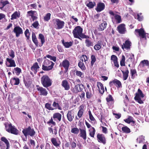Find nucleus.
I'll use <instances>...</instances> for the list:
<instances>
[{"label": "nucleus", "instance_id": "34", "mask_svg": "<svg viewBox=\"0 0 149 149\" xmlns=\"http://www.w3.org/2000/svg\"><path fill=\"white\" fill-rule=\"evenodd\" d=\"M6 60L10 64L8 66V67H15L16 66V64L14 60L8 58H7Z\"/></svg>", "mask_w": 149, "mask_h": 149}, {"label": "nucleus", "instance_id": "64", "mask_svg": "<svg viewBox=\"0 0 149 149\" xmlns=\"http://www.w3.org/2000/svg\"><path fill=\"white\" fill-rule=\"evenodd\" d=\"M36 12V11H33L32 10L28 11L27 12V14L28 15H27V17L28 16H31V17L34 14V13Z\"/></svg>", "mask_w": 149, "mask_h": 149}, {"label": "nucleus", "instance_id": "13", "mask_svg": "<svg viewBox=\"0 0 149 149\" xmlns=\"http://www.w3.org/2000/svg\"><path fill=\"white\" fill-rule=\"evenodd\" d=\"M118 32L121 34H124L126 30L125 27V25L123 24L119 25L117 27Z\"/></svg>", "mask_w": 149, "mask_h": 149}, {"label": "nucleus", "instance_id": "50", "mask_svg": "<svg viewBox=\"0 0 149 149\" xmlns=\"http://www.w3.org/2000/svg\"><path fill=\"white\" fill-rule=\"evenodd\" d=\"M75 72L76 75L77 76L81 78H83L84 77V73L81 72L78 70H76L75 71Z\"/></svg>", "mask_w": 149, "mask_h": 149}, {"label": "nucleus", "instance_id": "20", "mask_svg": "<svg viewBox=\"0 0 149 149\" xmlns=\"http://www.w3.org/2000/svg\"><path fill=\"white\" fill-rule=\"evenodd\" d=\"M131 42L129 40H126L125 41V43L123 44V45H121V47L123 49L124 48L127 49H130L131 46Z\"/></svg>", "mask_w": 149, "mask_h": 149}, {"label": "nucleus", "instance_id": "21", "mask_svg": "<svg viewBox=\"0 0 149 149\" xmlns=\"http://www.w3.org/2000/svg\"><path fill=\"white\" fill-rule=\"evenodd\" d=\"M107 26V22L105 21H104L102 23L99 25L97 28L98 30V31H102L106 29Z\"/></svg>", "mask_w": 149, "mask_h": 149}, {"label": "nucleus", "instance_id": "45", "mask_svg": "<svg viewBox=\"0 0 149 149\" xmlns=\"http://www.w3.org/2000/svg\"><path fill=\"white\" fill-rule=\"evenodd\" d=\"M52 106L54 108H53L54 109H57L59 110L61 109V107H60L59 104L58 102H56V101H54V102L53 104H52Z\"/></svg>", "mask_w": 149, "mask_h": 149}, {"label": "nucleus", "instance_id": "9", "mask_svg": "<svg viewBox=\"0 0 149 149\" xmlns=\"http://www.w3.org/2000/svg\"><path fill=\"white\" fill-rule=\"evenodd\" d=\"M1 141H0V147H3L4 145L3 142H4L6 144V149H9L10 147V143L7 139L4 136H2L1 139Z\"/></svg>", "mask_w": 149, "mask_h": 149}, {"label": "nucleus", "instance_id": "32", "mask_svg": "<svg viewBox=\"0 0 149 149\" xmlns=\"http://www.w3.org/2000/svg\"><path fill=\"white\" fill-rule=\"evenodd\" d=\"M53 67L54 66L52 64L49 66L42 65V69L44 71H49L52 70Z\"/></svg>", "mask_w": 149, "mask_h": 149}, {"label": "nucleus", "instance_id": "54", "mask_svg": "<svg viewBox=\"0 0 149 149\" xmlns=\"http://www.w3.org/2000/svg\"><path fill=\"white\" fill-rule=\"evenodd\" d=\"M79 130L77 127H74L71 129V132L74 134H77L79 132Z\"/></svg>", "mask_w": 149, "mask_h": 149}, {"label": "nucleus", "instance_id": "26", "mask_svg": "<svg viewBox=\"0 0 149 149\" xmlns=\"http://www.w3.org/2000/svg\"><path fill=\"white\" fill-rule=\"evenodd\" d=\"M84 106L83 105H81L79 107V110L78 111L77 115L79 118H81L83 116L84 111Z\"/></svg>", "mask_w": 149, "mask_h": 149}, {"label": "nucleus", "instance_id": "57", "mask_svg": "<svg viewBox=\"0 0 149 149\" xmlns=\"http://www.w3.org/2000/svg\"><path fill=\"white\" fill-rule=\"evenodd\" d=\"M114 17L115 19L117 21L118 23H120L121 22V17L120 15L116 14Z\"/></svg>", "mask_w": 149, "mask_h": 149}, {"label": "nucleus", "instance_id": "16", "mask_svg": "<svg viewBox=\"0 0 149 149\" xmlns=\"http://www.w3.org/2000/svg\"><path fill=\"white\" fill-rule=\"evenodd\" d=\"M61 85L64 88L65 90L68 91L70 88V85L69 82L66 79H65L62 81Z\"/></svg>", "mask_w": 149, "mask_h": 149}, {"label": "nucleus", "instance_id": "27", "mask_svg": "<svg viewBox=\"0 0 149 149\" xmlns=\"http://www.w3.org/2000/svg\"><path fill=\"white\" fill-rule=\"evenodd\" d=\"M121 71L123 74V80H126L128 77L129 71L128 69L126 67V70L125 71L122 70Z\"/></svg>", "mask_w": 149, "mask_h": 149}, {"label": "nucleus", "instance_id": "55", "mask_svg": "<svg viewBox=\"0 0 149 149\" xmlns=\"http://www.w3.org/2000/svg\"><path fill=\"white\" fill-rule=\"evenodd\" d=\"M51 15L50 13H47L44 17V20L45 21H48L50 19Z\"/></svg>", "mask_w": 149, "mask_h": 149}, {"label": "nucleus", "instance_id": "23", "mask_svg": "<svg viewBox=\"0 0 149 149\" xmlns=\"http://www.w3.org/2000/svg\"><path fill=\"white\" fill-rule=\"evenodd\" d=\"M80 133L79 135L84 140L86 139V132L85 129H79Z\"/></svg>", "mask_w": 149, "mask_h": 149}, {"label": "nucleus", "instance_id": "2", "mask_svg": "<svg viewBox=\"0 0 149 149\" xmlns=\"http://www.w3.org/2000/svg\"><path fill=\"white\" fill-rule=\"evenodd\" d=\"M40 81L43 86L47 88L52 85V80L47 75H43L41 78Z\"/></svg>", "mask_w": 149, "mask_h": 149}, {"label": "nucleus", "instance_id": "43", "mask_svg": "<svg viewBox=\"0 0 149 149\" xmlns=\"http://www.w3.org/2000/svg\"><path fill=\"white\" fill-rule=\"evenodd\" d=\"M86 39L85 40V43L86 44V46L87 47H89L91 46H93V43L89 39H88V38Z\"/></svg>", "mask_w": 149, "mask_h": 149}, {"label": "nucleus", "instance_id": "51", "mask_svg": "<svg viewBox=\"0 0 149 149\" xmlns=\"http://www.w3.org/2000/svg\"><path fill=\"white\" fill-rule=\"evenodd\" d=\"M72 91L74 93H77L79 92L77 84L74 86V87L72 89Z\"/></svg>", "mask_w": 149, "mask_h": 149}, {"label": "nucleus", "instance_id": "15", "mask_svg": "<svg viewBox=\"0 0 149 149\" xmlns=\"http://www.w3.org/2000/svg\"><path fill=\"white\" fill-rule=\"evenodd\" d=\"M135 31L139 33V36L141 38L146 39V33L143 29L141 28L140 29H136Z\"/></svg>", "mask_w": 149, "mask_h": 149}, {"label": "nucleus", "instance_id": "58", "mask_svg": "<svg viewBox=\"0 0 149 149\" xmlns=\"http://www.w3.org/2000/svg\"><path fill=\"white\" fill-rule=\"evenodd\" d=\"M88 113L90 119L91 121H96V120L93 116L91 111L89 110L88 111Z\"/></svg>", "mask_w": 149, "mask_h": 149}, {"label": "nucleus", "instance_id": "1", "mask_svg": "<svg viewBox=\"0 0 149 149\" xmlns=\"http://www.w3.org/2000/svg\"><path fill=\"white\" fill-rule=\"evenodd\" d=\"M83 29L80 26L76 27L73 30L72 33L74 38H78L81 40L82 38H89V37L82 33Z\"/></svg>", "mask_w": 149, "mask_h": 149}, {"label": "nucleus", "instance_id": "5", "mask_svg": "<svg viewBox=\"0 0 149 149\" xmlns=\"http://www.w3.org/2000/svg\"><path fill=\"white\" fill-rule=\"evenodd\" d=\"M22 132L25 137H27L28 135L32 137L35 136L36 134V132L34 129L31 128L30 126L27 128L23 129Z\"/></svg>", "mask_w": 149, "mask_h": 149}, {"label": "nucleus", "instance_id": "14", "mask_svg": "<svg viewBox=\"0 0 149 149\" xmlns=\"http://www.w3.org/2000/svg\"><path fill=\"white\" fill-rule=\"evenodd\" d=\"M74 117V113L72 110L68 111L67 117L68 120L70 122L72 121Z\"/></svg>", "mask_w": 149, "mask_h": 149}, {"label": "nucleus", "instance_id": "19", "mask_svg": "<svg viewBox=\"0 0 149 149\" xmlns=\"http://www.w3.org/2000/svg\"><path fill=\"white\" fill-rule=\"evenodd\" d=\"M40 68L38 63L35 62L33 63V66L31 68V70L34 74H36Z\"/></svg>", "mask_w": 149, "mask_h": 149}, {"label": "nucleus", "instance_id": "30", "mask_svg": "<svg viewBox=\"0 0 149 149\" xmlns=\"http://www.w3.org/2000/svg\"><path fill=\"white\" fill-rule=\"evenodd\" d=\"M9 3V2L7 0H0V9L2 10L5 6Z\"/></svg>", "mask_w": 149, "mask_h": 149}, {"label": "nucleus", "instance_id": "7", "mask_svg": "<svg viewBox=\"0 0 149 149\" xmlns=\"http://www.w3.org/2000/svg\"><path fill=\"white\" fill-rule=\"evenodd\" d=\"M97 139L98 142L105 145L106 143V139L104 135L102 134L98 133L97 135Z\"/></svg>", "mask_w": 149, "mask_h": 149}, {"label": "nucleus", "instance_id": "29", "mask_svg": "<svg viewBox=\"0 0 149 149\" xmlns=\"http://www.w3.org/2000/svg\"><path fill=\"white\" fill-rule=\"evenodd\" d=\"M51 141L52 144L55 147H59L61 144V142L59 141H57L55 137H52L51 139Z\"/></svg>", "mask_w": 149, "mask_h": 149}, {"label": "nucleus", "instance_id": "25", "mask_svg": "<svg viewBox=\"0 0 149 149\" xmlns=\"http://www.w3.org/2000/svg\"><path fill=\"white\" fill-rule=\"evenodd\" d=\"M103 41L102 40H100L97 42V43L94 46V49L96 51L99 50L101 47L102 45H103L104 46V45L102 44V41Z\"/></svg>", "mask_w": 149, "mask_h": 149}, {"label": "nucleus", "instance_id": "18", "mask_svg": "<svg viewBox=\"0 0 149 149\" xmlns=\"http://www.w3.org/2000/svg\"><path fill=\"white\" fill-rule=\"evenodd\" d=\"M104 4L102 2H99L97 4V7L95 9L97 12H100L103 10L105 8Z\"/></svg>", "mask_w": 149, "mask_h": 149}, {"label": "nucleus", "instance_id": "60", "mask_svg": "<svg viewBox=\"0 0 149 149\" xmlns=\"http://www.w3.org/2000/svg\"><path fill=\"white\" fill-rule=\"evenodd\" d=\"M132 119V118L131 116H129L127 118L124 119V121L127 123L130 124L131 123Z\"/></svg>", "mask_w": 149, "mask_h": 149}, {"label": "nucleus", "instance_id": "36", "mask_svg": "<svg viewBox=\"0 0 149 149\" xmlns=\"http://www.w3.org/2000/svg\"><path fill=\"white\" fill-rule=\"evenodd\" d=\"M107 102L109 103H111V104H113L114 100L111 95H109L106 98Z\"/></svg>", "mask_w": 149, "mask_h": 149}, {"label": "nucleus", "instance_id": "61", "mask_svg": "<svg viewBox=\"0 0 149 149\" xmlns=\"http://www.w3.org/2000/svg\"><path fill=\"white\" fill-rule=\"evenodd\" d=\"M24 34L27 39L29 40V38L30 33L28 29H26V30L24 32Z\"/></svg>", "mask_w": 149, "mask_h": 149}, {"label": "nucleus", "instance_id": "6", "mask_svg": "<svg viewBox=\"0 0 149 149\" xmlns=\"http://www.w3.org/2000/svg\"><path fill=\"white\" fill-rule=\"evenodd\" d=\"M144 96V95L143 93L141 90L139 88L138 90V92L135 94L134 99L139 104H143V102L141 100V97L143 98Z\"/></svg>", "mask_w": 149, "mask_h": 149}, {"label": "nucleus", "instance_id": "56", "mask_svg": "<svg viewBox=\"0 0 149 149\" xmlns=\"http://www.w3.org/2000/svg\"><path fill=\"white\" fill-rule=\"evenodd\" d=\"M45 107L49 110H54V108L51 106V104L48 102L45 104Z\"/></svg>", "mask_w": 149, "mask_h": 149}, {"label": "nucleus", "instance_id": "3", "mask_svg": "<svg viewBox=\"0 0 149 149\" xmlns=\"http://www.w3.org/2000/svg\"><path fill=\"white\" fill-rule=\"evenodd\" d=\"M6 131L9 133L17 135L18 133V131L14 125H13L11 123L4 124Z\"/></svg>", "mask_w": 149, "mask_h": 149}, {"label": "nucleus", "instance_id": "49", "mask_svg": "<svg viewBox=\"0 0 149 149\" xmlns=\"http://www.w3.org/2000/svg\"><path fill=\"white\" fill-rule=\"evenodd\" d=\"M46 57L49 58L51 60H52L54 62L56 61V58L55 56H52L50 55H47L46 56H45L44 58H45Z\"/></svg>", "mask_w": 149, "mask_h": 149}, {"label": "nucleus", "instance_id": "10", "mask_svg": "<svg viewBox=\"0 0 149 149\" xmlns=\"http://www.w3.org/2000/svg\"><path fill=\"white\" fill-rule=\"evenodd\" d=\"M113 84L115 85L117 88H119L122 87V84L121 82L119 80L115 79L109 82V84L110 87L113 86Z\"/></svg>", "mask_w": 149, "mask_h": 149}, {"label": "nucleus", "instance_id": "42", "mask_svg": "<svg viewBox=\"0 0 149 149\" xmlns=\"http://www.w3.org/2000/svg\"><path fill=\"white\" fill-rule=\"evenodd\" d=\"M52 64L53 66H54V63L52 61L47 59L44 60L42 65L49 66L50 65H52Z\"/></svg>", "mask_w": 149, "mask_h": 149}, {"label": "nucleus", "instance_id": "8", "mask_svg": "<svg viewBox=\"0 0 149 149\" xmlns=\"http://www.w3.org/2000/svg\"><path fill=\"white\" fill-rule=\"evenodd\" d=\"M36 89L41 95L46 96L48 94V92L47 90L42 87L38 85L36 86Z\"/></svg>", "mask_w": 149, "mask_h": 149}, {"label": "nucleus", "instance_id": "62", "mask_svg": "<svg viewBox=\"0 0 149 149\" xmlns=\"http://www.w3.org/2000/svg\"><path fill=\"white\" fill-rule=\"evenodd\" d=\"M111 60L113 61V62H115L118 61V58L116 56L114 55H112L111 56Z\"/></svg>", "mask_w": 149, "mask_h": 149}, {"label": "nucleus", "instance_id": "59", "mask_svg": "<svg viewBox=\"0 0 149 149\" xmlns=\"http://www.w3.org/2000/svg\"><path fill=\"white\" fill-rule=\"evenodd\" d=\"M14 70L15 71L16 74L17 75H18L21 72V69L20 68L18 67H16V68H14Z\"/></svg>", "mask_w": 149, "mask_h": 149}, {"label": "nucleus", "instance_id": "40", "mask_svg": "<svg viewBox=\"0 0 149 149\" xmlns=\"http://www.w3.org/2000/svg\"><path fill=\"white\" fill-rule=\"evenodd\" d=\"M32 38L33 42L36 46H38V40L36 35L34 32L32 33Z\"/></svg>", "mask_w": 149, "mask_h": 149}, {"label": "nucleus", "instance_id": "22", "mask_svg": "<svg viewBox=\"0 0 149 149\" xmlns=\"http://www.w3.org/2000/svg\"><path fill=\"white\" fill-rule=\"evenodd\" d=\"M97 86L98 88L99 93L102 95L103 94L104 92V90L102 84L100 82H97Z\"/></svg>", "mask_w": 149, "mask_h": 149}, {"label": "nucleus", "instance_id": "47", "mask_svg": "<svg viewBox=\"0 0 149 149\" xmlns=\"http://www.w3.org/2000/svg\"><path fill=\"white\" fill-rule=\"evenodd\" d=\"M91 128L93 130H89V134L91 137L94 138V137L96 130L94 127H92Z\"/></svg>", "mask_w": 149, "mask_h": 149}, {"label": "nucleus", "instance_id": "12", "mask_svg": "<svg viewBox=\"0 0 149 149\" xmlns=\"http://www.w3.org/2000/svg\"><path fill=\"white\" fill-rule=\"evenodd\" d=\"M13 32L15 33L16 37H18L20 35L23 33L22 29L19 26H16L15 27L13 30Z\"/></svg>", "mask_w": 149, "mask_h": 149}, {"label": "nucleus", "instance_id": "48", "mask_svg": "<svg viewBox=\"0 0 149 149\" xmlns=\"http://www.w3.org/2000/svg\"><path fill=\"white\" fill-rule=\"evenodd\" d=\"M96 5V3L94 2L89 1L86 4V6L90 8H93Z\"/></svg>", "mask_w": 149, "mask_h": 149}, {"label": "nucleus", "instance_id": "38", "mask_svg": "<svg viewBox=\"0 0 149 149\" xmlns=\"http://www.w3.org/2000/svg\"><path fill=\"white\" fill-rule=\"evenodd\" d=\"M122 132L123 133L128 134L130 132L131 130L127 126H125L121 128Z\"/></svg>", "mask_w": 149, "mask_h": 149}, {"label": "nucleus", "instance_id": "24", "mask_svg": "<svg viewBox=\"0 0 149 149\" xmlns=\"http://www.w3.org/2000/svg\"><path fill=\"white\" fill-rule=\"evenodd\" d=\"M139 66L144 70V68L145 66L149 67V61L148 60H144L141 61L139 64Z\"/></svg>", "mask_w": 149, "mask_h": 149}, {"label": "nucleus", "instance_id": "52", "mask_svg": "<svg viewBox=\"0 0 149 149\" xmlns=\"http://www.w3.org/2000/svg\"><path fill=\"white\" fill-rule=\"evenodd\" d=\"M125 56L123 55L122 56L121 59L120 61V65L121 66H125Z\"/></svg>", "mask_w": 149, "mask_h": 149}, {"label": "nucleus", "instance_id": "33", "mask_svg": "<svg viewBox=\"0 0 149 149\" xmlns=\"http://www.w3.org/2000/svg\"><path fill=\"white\" fill-rule=\"evenodd\" d=\"M61 41L63 46L66 48H69L72 45V42H65L64 39L62 40Z\"/></svg>", "mask_w": 149, "mask_h": 149}, {"label": "nucleus", "instance_id": "39", "mask_svg": "<svg viewBox=\"0 0 149 149\" xmlns=\"http://www.w3.org/2000/svg\"><path fill=\"white\" fill-rule=\"evenodd\" d=\"M130 74L131 78L132 79H134L136 77V76H137L136 71L135 69H131Z\"/></svg>", "mask_w": 149, "mask_h": 149}, {"label": "nucleus", "instance_id": "28", "mask_svg": "<svg viewBox=\"0 0 149 149\" xmlns=\"http://www.w3.org/2000/svg\"><path fill=\"white\" fill-rule=\"evenodd\" d=\"M20 83V80L19 78L15 77L11 78L10 80V83L15 85H18Z\"/></svg>", "mask_w": 149, "mask_h": 149}, {"label": "nucleus", "instance_id": "4", "mask_svg": "<svg viewBox=\"0 0 149 149\" xmlns=\"http://www.w3.org/2000/svg\"><path fill=\"white\" fill-rule=\"evenodd\" d=\"M61 118L62 115L61 113L58 112L55 113L53 114V117H52L51 119L47 122V124L49 125L51 124L54 126H55L56 125V123L53 121V118L54 121L59 122L61 120Z\"/></svg>", "mask_w": 149, "mask_h": 149}, {"label": "nucleus", "instance_id": "41", "mask_svg": "<svg viewBox=\"0 0 149 149\" xmlns=\"http://www.w3.org/2000/svg\"><path fill=\"white\" fill-rule=\"evenodd\" d=\"M38 38L41 40V45L40 46L39 45L40 47L43 45V44L45 42V37L44 35L40 33L39 34Z\"/></svg>", "mask_w": 149, "mask_h": 149}, {"label": "nucleus", "instance_id": "17", "mask_svg": "<svg viewBox=\"0 0 149 149\" xmlns=\"http://www.w3.org/2000/svg\"><path fill=\"white\" fill-rule=\"evenodd\" d=\"M56 24L57 26V29H61L63 28L64 26L65 22L60 19H56L55 20Z\"/></svg>", "mask_w": 149, "mask_h": 149}, {"label": "nucleus", "instance_id": "53", "mask_svg": "<svg viewBox=\"0 0 149 149\" xmlns=\"http://www.w3.org/2000/svg\"><path fill=\"white\" fill-rule=\"evenodd\" d=\"M91 64L92 66H93L95 62L96 61V59L95 57V56L94 55H92L91 56Z\"/></svg>", "mask_w": 149, "mask_h": 149}, {"label": "nucleus", "instance_id": "37", "mask_svg": "<svg viewBox=\"0 0 149 149\" xmlns=\"http://www.w3.org/2000/svg\"><path fill=\"white\" fill-rule=\"evenodd\" d=\"M20 17V13H18L17 11L15 12L11 16L10 19L13 20L15 19L17 17L19 18Z\"/></svg>", "mask_w": 149, "mask_h": 149}, {"label": "nucleus", "instance_id": "63", "mask_svg": "<svg viewBox=\"0 0 149 149\" xmlns=\"http://www.w3.org/2000/svg\"><path fill=\"white\" fill-rule=\"evenodd\" d=\"M134 60V55L133 54H132V55H130V57L128 58L127 61H130V62H133Z\"/></svg>", "mask_w": 149, "mask_h": 149}, {"label": "nucleus", "instance_id": "11", "mask_svg": "<svg viewBox=\"0 0 149 149\" xmlns=\"http://www.w3.org/2000/svg\"><path fill=\"white\" fill-rule=\"evenodd\" d=\"M70 65V63L69 61L66 59H65L63 61L62 63L60 64L59 66L63 67L65 69L66 72H67L68 70Z\"/></svg>", "mask_w": 149, "mask_h": 149}, {"label": "nucleus", "instance_id": "46", "mask_svg": "<svg viewBox=\"0 0 149 149\" xmlns=\"http://www.w3.org/2000/svg\"><path fill=\"white\" fill-rule=\"evenodd\" d=\"M78 66L83 71L85 70H86V68L82 61L79 62L78 63Z\"/></svg>", "mask_w": 149, "mask_h": 149}, {"label": "nucleus", "instance_id": "31", "mask_svg": "<svg viewBox=\"0 0 149 149\" xmlns=\"http://www.w3.org/2000/svg\"><path fill=\"white\" fill-rule=\"evenodd\" d=\"M52 125L51 127H49L48 128V130L50 133H51L52 134L54 135H56L57 134V129L56 127H54V129H53L52 127Z\"/></svg>", "mask_w": 149, "mask_h": 149}, {"label": "nucleus", "instance_id": "44", "mask_svg": "<svg viewBox=\"0 0 149 149\" xmlns=\"http://www.w3.org/2000/svg\"><path fill=\"white\" fill-rule=\"evenodd\" d=\"M24 82L25 86L27 88H29L31 85L32 81L30 80L26 81L24 79Z\"/></svg>", "mask_w": 149, "mask_h": 149}, {"label": "nucleus", "instance_id": "35", "mask_svg": "<svg viewBox=\"0 0 149 149\" xmlns=\"http://www.w3.org/2000/svg\"><path fill=\"white\" fill-rule=\"evenodd\" d=\"M84 91L86 93L87 98L90 99L92 95L91 90H88L87 88H86L84 89Z\"/></svg>", "mask_w": 149, "mask_h": 149}]
</instances>
